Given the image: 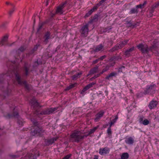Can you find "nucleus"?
Returning a JSON list of instances; mask_svg holds the SVG:
<instances>
[{"label":"nucleus","mask_w":159,"mask_h":159,"mask_svg":"<svg viewBox=\"0 0 159 159\" xmlns=\"http://www.w3.org/2000/svg\"><path fill=\"white\" fill-rule=\"evenodd\" d=\"M117 73L116 72H113L111 73L108 75H107L106 77L105 78L106 79L109 80L110 78L111 77H112L113 76H116L117 75Z\"/></svg>","instance_id":"obj_28"},{"label":"nucleus","mask_w":159,"mask_h":159,"mask_svg":"<svg viewBox=\"0 0 159 159\" xmlns=\"http://www.w3.org/2000/svg\"><path fill=\"white\" fill-rule=\"evenodd\" d=\"M157 48V46L156 44V42L155 41H154L153 42V44L149 48L148 47V52L149 51L152 52L153 50H156Z\"/></svg>","instance_id":"obj_14"},{"label":"nucleus","mask_w":159,"mask_h":159,"mask_svg":"<svg viewBox=\"0 0 159 159\" xmlns=\"http://www.w3.org/2000/svg\"><path fill=\"white\" fill-rule=\"evenodd\" d=\"M142 124L144 125H147L149 124V121L147 119H145L142 123Z\"/></svg>","instance_id":"obj_43"},{"label":"nucleus","mask_w":159,"mask_h":159,"mask_svg":"<svg viewBox=\"0 0 159 159\" xmlns=\"http://www.w3.org/2000/svg\"><path fill=\"white\" fill-rule=\"evenodd\" d=\"M107 133L109 136H111L112 134V131L111 129L108 128L107 130Z\"/></svg>","instance_id":"obj_44"},{"label":"nucleus","mask_w":159,"mask_h":159,"mask_svg":"<svg viewBox=\"0 0 159 159\" xmlns=\"http://www.w3.org/2000/svg\"><path fill=\"white\" fill-rule=\"evenodd\" d=\"M6 4L7 5H10L12 6L13 7H15V5L13 3H11L9 2H6Z\"/></svg>","instance_id":"obj_53"},{"label":"nucleus","mask_w":159,"mask_h":159,"mask_svg":"<svg viewBox=\"0 0 159 159\" xmlns=\"http://www.w3.org/2000/svg\"><path fill=\"white\" fill-rule=\"evenodd\" d=\"M125 68V66H121V67H119L118 69V72H123V71H122V68Z\"/></svg>","instance_id":"obj_49"},{"label":"nucleus","mask_w":159,"mask_h":159,"mask_svg":"<svg viewBox=\"0 0 159 159\" xmlns=\"http://www.w3.org/2000/svg\"><path fill=\"white\" fill-rule=\"evenodd\" d=\"M14 74L15 76V79L18 84L20 85H24V88L26 90L30 91L31 89V86L27 83L26 80H23L21 78V75L18 70L14 71Z\"/></svg>","instance_id":"obj_2"},{"label":"nucleus","mask_w":159,"mask_h":159,"mask_svg":"<svg viewBox=\"0 0 159 159\" xmlns=\"http://www.w3.org/2000/svg\"><path fill=\"white\" fill-rule=\"evenodd\" d=\"M156 8H157V7L155 5V4L151 6V9L149 10V17H151L153 15V13Z\"/></svg>","instance_id":"obj_17"},{"label":"nucleus","mask_w":159,"mask_h":159,"mask_svg":"<svg viewBox=\"0 0 159 159\" xmlns=\"http://www.w3.org/2000/svg\"><path fill=\"white\" fill-rule=\"evenodd\" d=\"M51 33L49 31H47L46 32L43 37V42L45 44H47L49 42V40L51 39Z\"/></svg>","instance_id":"obj_8"},{"label":"nucleus","mask_w":159,"mask_h":159,"mask_svg":"<svg viewBox=\"0 0 159 159\" xmlns=\"http://www.w3.org/2000/svg\"><path fill=\"white\" fill-rule=\"evenodd\" d=\"M19 116V113L17 112H14L12 114L10 113H8L7 115V116L9 118H11L13 117H17Z\"/></svg>","instance_id":"obj_26"},{"label":"nucleus","mask_w":159,"mask_h":159,"mask_svg":"<svg viewBox=\"0 0 159 159\" xmlns=\"http://www.w3.org/2000/svg\"><path fill=\"white\" fill-rule=\"evenodd\" d=\"M138 12V10L137 8H132L129 12V14H132L136 13Z\"/></svg>","instance_id":"obj_32"},{"label":"nucleus","mask_w":159,"mask_h":159,"mask_svg":"<svg viewBox=\"0 0 159 159\" xmlns=\"http://www.w3.org/2000/svg\"><path fill=\"white\" fill-rule=\"evenodd\" d=\"M98 127L99 126H97L93 127V129H90L87 135H81V132L80 131L75 130L74 132L70 135V140L73 143H79L82 141L85 137H86L90 136L91 134H93Z\"/></svg>","instance_id":"obj_1"},{"label":"nucleus","mask_w":159,"mask_h":159,"mask_svg":"<svg viewBox=\"0 0 159 159\" xmlns=\"http://www.w3.org/2000/svg\"><path fill=\"white\" fill-rule=\"evenodd\" d=\"M120 49H121V48L120 47L119 44L117 43L116 45L114 46L113 47L110 49L109 50V52H113Z\"/></svg>","instance_id":"obj_15"},{"label":"nucleus","mask_w":159,"mask_h":159,"mask_svg":"<svg viewBox=\"0 0 159 159\" xmlns=\"http://www.w3.org/2000/svg\"><path fill=\"white\" fill-rule=\"evenodd\" d=\"M37 103H38V102L35 99H32L31 101V105L36 103L37 104Z\"/></svg>","instance_id":"obj_45"},{"label":"nucleus","mask_w":159,"mask_h":159,"mask_svg":"<svg viewBox=\"0 0 159 159\" xmlns=\"http://www.w3.org/2000/svg\"><path fill=\"white\" fill-rule=\"evenodd\" d=\"M23 71L25 72V75L27 76L28 75L30 71H29V68L27 66H24Z\"/></svg>","instance_id":"obj_25"},{"label":"nucleus","mask_w":159,"mask_h":159,"mask_svg":"<svg viewBox=\"0 0 159 159\" xmlns=\"http://www.w3.org/2000/svg\"><path fill=\"white\" fill-rule=\"evenodd\" d=\"M58 107H55L54 108H49L50 113L51 114L53 113L54 111L57 110L58 109Z\"/></svg>","instance_id":"obj_41"},{"label":"nucleus","mask_w":159,"mask_h":159,"mask_svg":"<svg viewBox=\"0 0 159 159\" xmlns=\"http://www.w3.org/2000/svg\"><path fill=\"white\" fill-rule=\"evenodd\" d=\"M158 102L156 100H155L154 99H153L150 102L148 107L150 109L152 110L154 109L157 107V105L158 104Z\"/></svg>","instance_id":"obj_9"},{"label":"nucleus","mask_w":159,"mask_h":159,"mask_svg":"<svg viewBox=\"0 0 159 159\" xmlns=\"http://www.w3.org/2000/svg\"><path fill=\"white\" fill-rule=\"evenodd\" d=\"M49 108L43 110L40 112V114L41 115H49L50 114Z\"/></svg>","instance_id":"obj_27"},{"label":"nucleus","mask_w":159,"mask_h":159,"mask_svg":"<svg viewBox=\"0 0 159 159\" xmlns=\"http://www.w3.org/2000/svg\"><path fill=\"white\" fill-rule=\"evenodd\" d=\"M47 145H48L50 144H52L54 143V140H52V139H50L47 140Z\"/></svg>","instance_id":"obj_38"},{"label":"nucleus","mask_w":159,"mask_h":159,"mask_svg":"<svg viewBox=\"0 0 159 159\" xmlns=\"http://www.w3.org/2000/svg\"><path fill=\"white\" fill-rule=\"evenodd\" d=\"M8 38V35H7L4 36L0 41V45L1 46L3 45L4 43L7 41Z\"/></svg>","instance_id":"obj_16"},{"label":"nucleus","mask_w":159,"mask_h":159,"mask_svg":"<svg viewBox=\"0 0 159 159\" xmlns=\"http://www.w3.org/2000/svg\"><path fill=\"white\" fill-rule=\"evenodd\" d=\"M114 60H116V56L112 57L109 59V61L110 62Z\"/></svg>","instance_id":"obj_52"},{"label":"nucleus","mask_w":159,"mask_h":159,"mask_svg":"<svg viewBox=\"0 0 159 159\" xmlns=\"http://www.w3.org/2000/svg\"><path fill=\"white\" fill-rule=\"evenodd\" d=\"M98 15L96 14H95L94 16L91 17L89 22L90 23H93L97 22L98 20Z\"/></svg>","instance_id":"obj_13"},{"label":"nucleus","mask_w":159,"mask_h":159,"mask_svg":"<svg viewBox=\"0 0 159 159\" xmlns=\"http://www.w3.org/2000/svg\"><path fill=\"white\" fill-rule=\"evenodd\" d=\"M134 142L133 138L131 137H129L125 140V142L129 144H133Z\"/></svg>","instance_id":"obj_22"},{"label":"nucleus","mask_w":159,"mask_h":159,"mask_svg":"<svg viewBox=\"0 0 159 159\" xmlns=\"http://www.w3.org/2000/svg\"><path fill=\"white\" fill-rule=\"evenodd\" d=\"M93 13V12L90 10L88 12L85 14V16H84V17L86 18V17H89L90 15H91Z\"/></svg>","instance_id":"obj_39"},{"label":"nucleus","mask_w":159,"mask_h":159,"mask_svg":"<svg viewBox=\"0 0 159 159\" xmlns=\"http://www.w3.org/2000/svg\"><path fill=\"white\" fill-rule=\"evenodd\" d=\"M88 89L86 86H85L81 91L80 94H83Z\"/></svg>","instance_id":"obj_46"},{"label":"nucleus","mask_w":159,"mask_h":159,"mask_svg":"<svg viewBox=\"0 0 159 159\" xmlns=\"http://www.w3.org/2000/svg\"><path fill=\"white\" fill-rule=\"evenodd\" d=\"M31 106L33 110H35V108H38L39 106V103L38 102L37 103V104H34Z\"/></svg>","instance_id":"obj_36"},{"label":"nucleus","mask_w":159,"mask_h":159,"mask_svg":"<svg viewBox=\"0 0 159 159\" xmlns=\"http://www.w3.org/2000/svg\"><path fill=\"white\" fill-rule=\"evenodd\" d=\"M44 25V24L43 23H40L39 24L38 27L37 29V31L38 32H39L40 30L42 28Z\"/></svg>","instance_id":"obj_37"},{"label":"nucleus","mask_w":159,"mask_h":159,"mask_svg":"<svg viewBox=\"0 0 159 159\" xmlns=\"http://www.w3.org/2000/svg\"><path fill=\"white\" fill-rule=\"evenodd\" d=\"M56 14L51 13L50 15V19L52 20V18Z\"/></svg>","instance_id":"obj_56"},{"label":"nucleus","mask_w":159,"mask_h":159,"mask_svg":"<svg viewBox=\"0 0 159 159\" xmlns=\"http://www.w3.org/2000/svg\"><path fill=\"white\" fill-rule=\"evenodd\" d=\"M88 27V24H86L81 28L80 32L82 36L86 37L87 36L89 32Z\"/></svg>","instance_id":"obj_7"},{"label":"nucleus","mask_w":159,"mask_h":159,"mask_svg":"<svg viewBox=\"0 0 159 159\" xmlns=\"http://www.w3.org/2000/svg\"><path fill=\"white\" fill-rule=\"evenodd\" d=\"M67 1H66L62 3L57 7L56 11V14H59L60 15L63 14V9L65 7L66 5L67 4Z\"/></svg>","instance_id":"obj_6"},{"label":"nucleus","mask_w":159,"mask_h":159,"mask_svg":"<svg viewBox=\"0 0 159 159\" xmlns=\"http://www.w3.org/2000/svg\"><path fill=\"white\" fill-rule=\"evenodd\" d=\"M112 28L111 26H107L106 27L104 28H103V32L105 33L107 32L108 33L110 32V30H111Z\"/></svg>","instance_id":"obj_30"},{"label":"nucleus","mask_w":159,"mask_h":159,"mask_svg":"<svg viewBox=\"0 0 159 159\" xmlns=\"http://www.w3.org/2000/svg\"><path fill=\"white\" fill-rule=\"evenodd\" d=\"M33 111H34V114H35L36 115H39V114H40V110H39V108H35V110H33Z\"/></svg>","instance_id":"obj_33"},{"label":"nucleus","mask_w":159,"mask_h":159,"mask_svg":"<svg viewBox=\"0 0 159 159\" xmlns=\"http://www.w3.org/2000/svg\"><path fill=\"white\" fill-rule=\"evenodd\" d=\"M127 24H129V27H131V26L132 25H133L134 26L135 25H133L132 23L130 22V21H127Z\"/></svg>","instance_id":"obj_57"},{"label":"nucleus","mask_w":159,"mask_h":159,"mask_svg":"<svg viewBox=\"0 0 159 159\" xmlns=\"http://www.w3.org/2000/svg\"><path fill=\"white\" fill-rule=\"evenodd\" d=\"M26 48L25 47V46H21L18 49V50L20 51L21 52H24Z\"/></svg>","instance_id":"obj_42"},{"label":"nucleus","mask_w":159,"mask_h":159,"mask_svg":"<svg viewBox=\"0 0 159 159\" xmlns=\"http://www.w3.org/2000/svg\"><path fill=\"white\" fill-rule=\"evenodd\" d=\"M77 83H75L74 84H70L69 86H67L64 90L65 91H67L70 90V89L73 88L77 85Z\"/></svg>","instance_id":"obj_23"},{"label":"nucleus","mask_w":159,"mask_h":159,"mask_svg":"<svg viewBox=\"0 0 159 159\" xmlns=\"http://www.w3.org/2000/svg\"><path fill=\"white\" fill-rule=\"evenodd\" d=\"M147 3V2L146 1H144L143 4H140L136 6V8L138 9V8H140L142 9L144 8V5H146Z\"/></svg>","instance_id":"obj_31"},{"label":"nucleus","mask_w":159,"mask_h":159,"mask_svg":"<svg viewBox=\"0 0 159 159\" xmlns=\"http://www.w3.org/2000/svg\"><path fill=\"white\" fill-rule=\"evenodd\" d=\"M107 57V56L106 55H104L101 57L100 58H99L98 59L99 60L102 61L105 58Z\"/></svg>","instance_id":"obj_50"},{"label":"nucleus","mask_w":159,"mask_h":159,"mask_svg":"<svg viewBox=\"0 0 159 159\" xmlns=\"http://www.w3.org/2000/svg\"><path fill=\"white\" fill-rule=\"evenodd\" d=\"M157 86L155 84L152 83L151 84L148 85L144 91L145 95L149 94L153 96L154 94L157 91Z\"/></svg>","instance_id":"obj_4"},{"label":"nucleus","mask_w":159,"mask_h":159,"mask_svg":"<svg viewBox=\"0 0 159 159\" xmlns=\"http://www.w3.org/2000/svg\"><path fill=\"white\" fill-rule=\"evenodd\" d=\"M103 47L104 46L102 44H100L96 47L94 50V51L95 52H98L101 51L103 48Z\"/></svg>","instance_id":"obj_20"},{"label":"nucleus","mask_w":159,"mask_h":159,"mask_svg":"<svg viewBox=\"0 0 159 159\" xmlns=\"http://www.w3.org/2000/svg\"><path fill=\"white\" fill-rule=\"evenodd\" d=\"M52 20L50 19V18H49L48 19H47L46 20H45L44 22H43V23L44 24H47L50 21H52Z\"/></svg>","instance_id":"obj_51"},{"label":"nucleus","mask_w":159,"mask_h":159,"mask_svg":"<svg viewBox=\"0 0 159 159\" xmlns=\"http://www.w3.org/2000/svg\"><path fill=\"white\" fill-rule=\"evenodd\" d=\"M110 66L107 64L104 66H102V70L101 72V74H103L104 72L107 71L109 70Z\"/></svg>","instance_id":"obj_24"},{"label":"nucleus","mask_w":159,"mask_h":159,"mask_svg":"<svg viewBox=\"0 0 159 159\" xmlns=\"http://www.w3.org/2000/svg\"><path fill=\"white\" fill-rule=\"evenodd\" d=\"M109 148L107 147L104 148H100L99 150V153L101 155H104L109 153Z\"/></svg>","instance_id":"obj_11"},{"label":"nucleus","mask_w":159,"mask_h":159,"mask_svg":"<svg viewBox=\"0 0 159 159\" xmlns=\"http://www.w3.org/2000/svg\"><path fill=\"white\" fill-rule=\"evenodd\" d=\"M134 47H132L129 49L126 50L124 52V55L127 57H129L130 56V52L134 51Z\"/></svg>","instance_id":"obj_12"},{"label":"nucleus","mask_w":159,"mask_h":159,"mask_svg":"<svg viewBox=\"0 0 159 159\" xmlns=\"http://www.w3.org/2000/svg\"><path fill=\"white\" fill-rule=\"evenodd\" d=\"M99 60L98 59H96V60L93 61L92 62V65H94L98 62L99 61Z\"/></svg>","instance_id":"obj_54"},{"label":"nucleus","mask_w":159,"mask_h":159,"mask_svg":"<svg viewBox=\"0 0 159 159\" xmlns=\"http://www.w3.org/2000/svg\"><path fill=\"white\" fill-rule=\"evenodd\" d=\"M17 123L20 125H21V126H22L23 125V123L22 122V121H20V120H18V121H17Z\"/></svg>","instance_id":"obj_60"},{"label":"nucleus","mask_w":159,"mask_h":159,"mask_svg":"<svg viewBox=\"0 0 159 159\" xmlns=\"http://www.w3.org/2000/svg\"><path fill=\"white\" fill-rule=\"evenodd\" d=\"M129 41V39H125L123 41H120L119 44L121 49L126 45Z\"/></svg>","instance_id":"obj_19"},{"label":"nucleus","mask_w":159,"mask_h":159,"mask_svg":"<svg viewBox=\"0 0 159 159\" xmlns=\"http://www.w3.org/2000/svg\"><path fill=\"white\" fill-rule=\"evenodd\" d=\"M136 47L139 51H141L142 54H148V47L147 45L141 43L137 45Z\"/></svg>","instance_id":"obj_5"},{"label":"nucleus","mask_w":159,"mask_h":159,"mask_svg":"<svg viewBox=\"0 0 159 159\" xmlns=\"http://www.w3.org/2000/svg\"><path fill=\"white\" fill-rule=\"evenodd\" d=\"M14 8L13 7L11 10H10L9 12V14L10 16H11L12 13L14 11Z\"/></svg>","instance_id":"obj_55"},{"label":"nucleus","mask_w":159,"mask_h":159,"mask_svg":"<svg viewBox=\"0 0 159 159\" xmlns=\"http://www.w3.org/2000/svg\"><path fill=\"white\" fill-rule=\"evenodd\" d=\"M118 116L117 115L116 116H115V118L113 119L112 120V121H111L110 122H111V123H112V124L114 125L115 124V123L116 122V120H117V119H118Z\"/></svg>","instance_id":"obj_40"},{"label":"nucleus","mask_w":159,"mask_h":159,"mask_svg":"<svg viewBox=\"0 0 159 159\" xmlns=\"http://www.w3.org/2000/svg\"><path fill=\"white\" fill-rule=\"evenodd\" d=\"M11 157L13 159H15L17 158L18 157V156L16 155H11Z\"/></svg>","instance_id":"obj_58"},{"label":"nucleus","mask_w":159,"mask_h":159,"mask_svg":"<svg viewBox=\"0 0 159 159\" xmlns=\"http://www.w3.org/2000/svg\"><path fill=\"white\" fill-rule=\"evenodd\" d=\"M98 66L96 65L95 67L93 68L89 71V73L90 74H93L97 73L98 71Z\"/></svg>","instance_id":"obj_18"},{"label":"nucleus","mask_w":159,"mask_h":159,"mask_svg":"<svg viewBox=\"0 0 159 159\" xmlns=\"http://www.w3.org/2000/svg\"><path fill=\"white\" fill-rule=\"evenodd\" d=\"M102 74H101V72H100L99 74H97L96 75H94L96 76V78L99 77Z\"/></svg>","instance_id":"obj_62"},{"label":"nucleus","mask_w":159,"mask_h":159,"mask_svg":"<svg viewBox=\"0 0 159 159\" xmlns=\"http://www.w3.org/2000/svg\"><path fill=\"white\" fill-rule=\"evenodd\" d=\"M105 113L104 111L102 110L98 112L95 116V117L94 118V120L95 122H98L99 121L101 118L102 117Z\"/></svg>","instance_id":"obj_10"},{"label":"nucleus","mask_w":159,"mask_h":159,"mask_svg":"<svg viewBox=\"0 0 159 159\" xmlns=\"http://www.w3.org/2000/svg\"><path fill=\"white\" fill-rule=\"evenodd\" d=\"M52 139V140H54V143L55 141H56L57 140V139H58V137H55L53 138Z\"/></svg>","instance_id":"obj_61"},{"label":"nucleus","mask_w":159,"mask_h":159,"mask_svg":"<svg viewBox=\"0 0 159 159\" xmlns=\"http://www.w3.org/2000/svg\"><path fill=\"white\" fill-rule=\"evenodd\" d=\"M33 125L32 126L31 131V134L32 136L37 135L40 136L41 134L45 131L43 129V127L39 126V124L38 121L35 120L33 122Z\"/></svg>","instance_id":"obj_3"},{"label":"nucleus","mask_w":159,"mask_h":159,"mask_svg":"<svg viewBox=\"0 0 159 159\" xmlns=\"http://www.w3.org/2000/svg\"><path fill=\"white\" fill-rule=\"evenodd\" d=\"M144 117L143 116H139V122L140 123H142L143 122V120Z\"/></svg>","instance_id":"obj_48"},{"label":"nucleus","mask_w":159,"mask_h":159,"mask_svg":"<svg viewBox=\"0 0 159 159\" xmlns=\"http://www.w3.org/2000/svg\"><path fill=\"white\" fill-rule=\"evenodd\" d=\"M98 156L97 155H95L94 156V159H98Z\"/></svg>","instance_id":"obj_64"},{"label":"nucleus","mask_w":159,"mask_h":159,"mask_svg":"<svg viewBox=\"0 0 159 159\" xmlns=\"http://www.w3.org/2000/svg\"><path fill=\"white\" fill-rule=\"evenodd\" d=\"M96 84V82H93L91 83H90L88 84H87L86 87L88 88V89H89L90 88L92 87H93V86L95 84Z\"/></svg>","instance_id":"obj_34"},{"label":"nucleus","mask_w":159,"mask_h":159,"mask_svg":"<svg viewBox=\"0 0 159 159\" xmlns=\"http://www.w3.org/2000/svg\"><path fill=\"white\" fill-rule=\"evenodd\" d=\"M40 45L39 44H36L33 48V50L36 51L38 49V48L39 47Z\"/></svg>","instance_id":"obj_47"},{"label":"nucleus","mask_w":159,"mask_h":159,"mask_svg":"<svg viewBox=\"0 0 159 159\" xmlns=\"http://www.w3.org/2000/svg\"><path fill=\"white\" fill-rule=\"evenodd\" d=\"M129 157V154L127 152H124L122 153L121 156V159H128Z\"/></svg>","instance_id":"obj_29"},{"label":"nucleus","mask_w":159,"mask_h":159,"mask_svg":"<svg viewBox=\"0 0 159 159\" xmlns=\"http://www.w3.org/2000/svg\"><path fill=\"white\" fill-rule=\"evenodd\" d=\"M82 74V71H80L78 74H76L71 77L72 79L73 80H76L78 78H80V75Z\"/></svg>","instance_id":"obj_21"},{"label":"nucleus","mask_w":159,"mask_h":159,"mask_svg":"<svg viewBox=\"0 0 159 159\" xmlns=\"http://www.w3.org/2000/svg\"><path fill=\"white\" fill-rule=\"evenodd\" d=\"M109 125V124L108 123V124H104L103 125V127L104 128H107V126H108Z\"/></svg>","instance_id":"obj_63"},{"label":"nucleus","mask_w":159,"mask_h":159,"mask_svg":"<svg viewBox=\"0 0 159 159\" xmlns=\"http://www.w3.org/2000/svg\"><path fill=\"white\" fill-rule=\"evenodd\" d=\"M96 84V82H93L91 83H90L88 84H87L86 87L88 88V89H89L90 88L92 87H93V86L95 84Z\"/></svg>","instance_id":"obj_35"},{"label":"nucleus","mask_w":159,"mask_h":159,"mask_svg":"<svg viewBox=\"0 0 159 159\" xmlns=\"http://www.w3.org/2000/svg\"><path fill=\"white\" fill-rule=\"evenodd\" d=\"M122 57L120 56L116 57V60H118L119 59H121Z\"/></svg>","instance_id":"obj_59"}]
</instances>
